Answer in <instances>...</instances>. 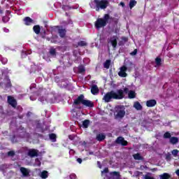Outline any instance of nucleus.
I'll use <instances>...</instances> for the list:
<instances>
[{"label": "nucleus", "mask_w": 179, "mask_h": 179, "mask_svg": "<svg viewBox=\"0 0 179 179\" xmlns=\"http://www.w3.org/2000/svg\"><path fill=\"white\" fill-rule=\"evenodd\" d=\"M176 173L177 176L179 177V169L176 170Z\"/></svg>", "instance_id": "49"}, {"label": "nucleus", "mask_w": 179, "mask_h": 179, "mask_svg": "<svg viewBox=\"0 0 179 179\" xmlns=\"http://www.w3.org/2000/svg\"><path fill=\"white\" fill-rule=\"evenodd\" d=\"M23 22H24L25 26H31V24H34V20L30 17H25L23 19Z\"/></svg>", "instance_id": "10"}, {"label": "nucleus", "mask_w": 179, "mask_h": 179, "mask_svg": "<svg viewBox=\"0 0 179 179\" xmlns=\"http://www.w3.org/2000/svg\"><path fill=\"white\" fill-rule=\"evenodd\" d=\"M128 70V68L125 66H122L120 68V71H119L118 75L120 76V78H127L128 76V74L127 73V71Z\"/></svg>", "instance_id": "8"}, {"label": "nucleus", "mask_w": 179, "mask_h": 179, "mask_svg": "<svg viewBox=\"0 0 179 179\" xmlns=\"http://www.w3.org/2000/svg\"><path fill=\"white\" fill-rule=\"evenodd\" d=\"M137 2L135 0H130L129 1V8L132 9L134 6H136Z\"/></svg>", "instance_id": "27"}, {"label": "nucleus", "mask_w": 179, "mask_h": 179, "mask_svg": "<svg viewBox=\"0 0 179 179\" xmlns=\"http://www.w3.org/2000/svg\"><path fill=\"white\" fill-rule=\"evenodd\" d=\"M131 55H136L138 54V49H135L133 52H131Z\"/></svg>", "instance_id": "39"}, {"label": "nucleus", "mask_w": 179, "mask_h": 179, "mask_svg": "<svg viewBox=\"0 0 179 179\" xmlns=\"http://www.w3.org/2000/svg\"><path fill=\"white\" fill-rule=\"evenodd\" d=\"M127 93L129 99H135L136 97V93H135V91H128Z\"/></svg>", "instance_id": "19"}, {"label": "nucleus", "mask_w": 179, "mask_h": 179, "mask_svg": "<svg viewBox=\"0 0 179 179\" xmlns=\"http://www.w3.org/2000/svg\"><path fill=\"white\" fill-rule=\"evenodd\" d=\"M62 8V9H64V10H65L66 9V8H69V9H71V8L69 6H65V5H63Z\"/></svg>", "instance_id": "45"}, {"label": "nucleus", "mask_w": 179, "mask_h": 179, "mask_svg": "<svg viewBox=\"0 0 179 179\" xmlns=\"http://www.w3.org/2000/svg\"><path fill=\"white\" fill-rule=\"evenodd\" d=\"M50 54L52 55V57H57V50L55 48H51L50 50Z\"/></svg>", "instance_id": "29"}, {"label": "nucleus", "mask_w": 179, "mask_h": 179, "mask_svg": "<svg viewBox=\"0 0 179 179\" xmlns=\"http://www.w3.org/2000/svg\"><path fill=\"white\" fill-rule=\"evenodd\" d=\"M56 29H59V26H56Z\"/></svg>", "instance_id": "52"}, {"label": "nucleus", "mask_w": 179, "mask_h": 179, "mask_svg": "<svg viewBox=\"0 0 179 179\" xmlns=\"http://www.w3.org/2000/svg\"><path fill=\"white\" fill-rule=\"evenodd\" d=\"M77 162H78V163H79L80 164H82V159H81V158H78V159H77Z\"/></svg>", "instance_id": "47"}, {"label": "nucleus", "mask_w": 179, "mask_h": 179, "mask_svg": "<svg viewBox=\"0 0 179 179\" xmlns=\"http://www.w3.org/2000/svg\"><path fill=\"white\" fill-rule=\"evenodd\" d=\"M6 19H8V17H3L2 18V20H3V22L4 23H6V22H8V20H6Z\"/></svg>", "instance_id": "46"}, {"label": "nucleus", "mask_w": 179, "mask_h": 179, "mask_svg": "<svg viewBox=\"0 0 179 179\" xmlns=\"http://www.w3.org/2000/svg\"><path fill=\"white\" fill-rule=\"evenodd\" d=\"M38 166H41V163H39Z\"/></svg>", "instance_id": "55"}, {"label": "nucleus", "mask_w": 179, "mask_h": 179, "mask_svg": "<svg viewBox=\"0 0 179 179\" xmlns=\"http://www.w3.org/2000/svg\"><path fill=\"white\" fill-rule=\"evenodd\" d=\"M170 143H171L172 145H176L177 143H178V138L177 137H171L170 140H169Z\"/></svg>", "instance_id": "20"}, {"label": "nucleus", "mask_w": 179, "mask_h": 179, "mask_svg": "<svg viewBox=\"0 0 179 179\" xmlns=\"http://www.w3.org/2000/svg\"><path fill=\"white\" fill-rule=\"evenodd\" d=\"M76 108H78V110H80V109H82V107L81 106H78V107H76Z\"/></svg>", "instance_id": "51"}, {"label": "nucleus", "mask_w": 179, "mask_h": 179, "mask_svg": "<svg viewBox=\"0 0 179 179\" xmlns=\"http://www.w3.org/2000/svg\"><path fill=\"white\" fill-rule=\"evenodd\" d=\"M114 33H115V34H118V33H120V29H118V28H115L114 30Z\"/></svg>", "instance_id": "43"}, {"label": "nucleus", "mask_w": 179, "mask_h": 179, "mask_svg": "<svg viewBox=\"0 0 179 179\" xmlns=\"http://www.w3.org/2000/svg\"><path fill=\"white\" fill-rule=\"evenodd\" d=\"M171 153L173 155V156H174V157H177V156H178V153H179V150L176 149L171 151Z\"/></svg>", "instance_id": "33"}, {"label": "nucleus", "mask_w": 179, "mask_h": 179, "mask_svg": "<svg viewBox=\"0 0 179 179\" xmlns=\"http://www.w3.org/2000/svg\"><path fill=\"white\" fill-rule=\"evenodd\" d=\"M166 159L168 162H170V161L171 160V154H170V153L166 154Z\"/></svg>", "instance_id": "37"}, {"label": "nucleus", "mask_w": 179, "mask_h": 179, "mask_svg": "<svg viewBox=\"0 0 179 179\" xmlns=\"http://www.w3.org/2000/svg\"><path fill=\"white\" fill-rule=\"evenodd\" d=\"M117 40H118V36H113L112 37H110V42L113 48H117Z\"/></svg>", "instance_id": "11"}, {"label": "nucleus", "mask_w": 179, "mask_h": 179, "mask_svg": "<svg viewBox=\"0 0 179 179\" xmlns=\"http://www.w3.org/2000/svg\"><path fill=\"white\" fill-rule=\"evenodd\" d=\"M111 64V60L107 59L104 63H103V68H106V69H110V65Z\"/></svg>", "instance_id": "24"}, {"label": "nucleus", "mask_w": 179, "mask_h": 179, "mask_svg": "<svg viewBox=\"0 0 179 179\" xmlns=\"http://www.w3.org/2000/svg\"><path fill=\"white\" fill-rule=\"evenodd\" d=\"M160 179H170L171 178V175L169 173H164L159 176Z\"/></svg>", "instance_id": "18"}, {"label": "nucleus", "mask_w": 179, "mask_h": 179, "mask_svg": "<svg viewBox=\"0 0 179 179\" xmlns=\"http://www.w3.org/2000/svg\"><path fill=\"white\" fill-rule=\"evenodd\" d=\"M164 139H170L171 138V134H170V132L166 131L164 134Z\"/></svg>", "instance_id": "32"}, {"label": "nucleus", "mask_w": 179, "mask_h": 179, "mask_svg": "<svg viewBox=\"0 0 179 179\" xmlns=\"http://www.w3.org/2000/svg\"><path fill=\"white\" fill-rule=\"evenodd\" d=\"M115 143H117V145H121L122 146H128V141H125V138L122 136L117 137Z\"/></svg>", "instance_id": "6"}, {"label": "nucleus", "mask_w": 179, "mask_h": 179, "mask_svg": "<svg viewBox=\"0 0 179 179\" xmlns=\"http://www.w3.org/2000/svg\"><path fill=\"white\" fill-rule=\"evenodd\" d=\"M6 87H7L8 89L12 87V83H10V80H8L6 83Z\"/></svg>", "instance_id": "35"}, {"label": "nucleus", "mask_w": 179, "mask_h": 179, "mask_svg": "<svg viewBox=\"0 0 179 179\" xmlns=\"http://www.w3.org/2000/svg\"><path fill=\"white\" fill-rule=\"evenodd\" d=\"M84 72H86V69H85V66H78V73H83Z\"/></svg>", "instance_id": "31"}, {"label": "nucleus", "mask_w": 179, "mask_h": 179, "mask_svg": "<svg viewBox=\"0 0 179 179\" xmlns=\"http://www.w3.org/2000/svg\"><path fill=\"white\" fill-rule=\"evenodd\" d=\"M134 108H136V110H137L138 111L142 110V108H143L142 105H141V103H139L138 101L134 103Z\"/></svg>", "instance_id": "22"}, {"label": "nucleus", "mask_w": 179, "mask_h": 179, "mask_svg": "<svg viewBox=\"0 0 179 179\" xmlns=\"http://www.w3.org/2000/svg\"><path fill=\"white\" fill-rule=\"evenodd\" d=\"M41 178L45 179L48 178V172L47 171H43L41 173Z\"/></svg>", "instance_id": "26"}, {"label": "nucleus", "mask_w": 179, "mask_h": 179, "mask_svg": "<svg viewBox=\"0 0 179 179\" xmlns=\"http://www.w3.org/2000/svg\"><path fill=\"white\" fill-rule=\"evenodd\" d=\"M133 157L134 159V160H144L143 157H142V155H141V154L139 153H136L133 155Z\"/></svg>", "instance_id": "21"}, {"label": "nucleus", "mask_w": 179, "mask_h": 179, "mask_svg": "<svg viewBox=\"0 0 179 179\" xmlns=\"http://www.w3.org/2000/svg\"><path fill=\"white\" fill-rule=\"evenodd\" d=\"M80 104H83L84 107H89L90 108L94 107V103L90 100L85 99V95L83 94L78 96L73 103V106H80Z\"/></svg>", "instance_id": "2"}, {"label": "nucleus", "mask_w": 179, "mask_h": 179, "mask_svg": "<svg viewBox=\"0 0 179 179\" xmlns=\"http://www.w3.org/2000/svg\"><path fill=\"white\" fill-rule=\"evenodd\" d=\"M155 64H156L157 66H162V59H160V57H157L155 59Z\"/></svg>", "instance_id": "30"}, {"label": "nucleus", "mask_w": 179, "mask_h": 179, "mask_svg": "<svg viewBox=\"0 0 179 179\" xmlns=\"http://www.w3.org/2000/svg\"><path fill=\"white\" fill-rule=\"evenodd\" d=\"M69 23H71V24H72V23H73V22H72V21H71V20H70V22H69Z\"/></svg>", "instance_id": "53"}, {"label": "nucleus", "mask_w": 179, "mask_h": 179, "mask_svg": "<svg viewBox=\"0 0 179 179\" xmlns=\"http://www.w3.org/2000/svg\"><path fill=\"white\" fill-rule=\"evenodd\" d=\"M122 106H117L115 115V118H124L125 117V110H122Z\"/></svg>", "instance_id": "5"}, {"label": "nucleus", "mask_w": 179, "mask_h": 179, "mask_svg": "<svg viewBox=\"0 0 179 179\" xmlns=\"http://www.w3.org/2000/svg\"><path fill=\"white\" fill-rule=\"evenodd\" d=\"M78 47H86L87 45V43L85 41H80L78 43Z\"/></svg>", "instance_id": "28"}, {"label": "nucleus", "mask_w": 179, "mask_h": 179, "mask_svg": "<svg viewBox=\"0 0 179 179\" xmlns=\"http://www.w3.org/2000/svg\"><path fill=\"white\" fill-rule=\"evenodd\" d=\"M157 104V101L155 99H150L146 101L147 107H155Z\"/></svg>", "instance_id": "14"}, {"label": "nucleus", "mask_w": 179, "mask_h": 179, "mask_svg": "<svg viewBox=\"0 0 179 179\" xmlns=\"http://www.w3.org/2000/svg\"><path fill=\"white\" fill-rule=\"evenodd\" d=\"M96 139L99 142H103V141H104V139H106V135H104V134H103V133L98 134H96Z\"/></svg>", "instance_id": "16"}, {"label": "nucleus", "mask_w": 179, "mask_h": 179, "mask_svg": "<svg viewBox=\"0 0 179 179\" xmlns=\"http://www.w3.org/2000/svg\"><path fill=\"white\" fill-rule=\"evenodd\" d=\"M69 139H70V141H73V139H74L73 136L69 135Z\"/></svg>", "instance_id": "48"}, {"label": "nucleus", "mask_w": 179, "mask_h": 179, "mask_svg": "<svg viewBox=\"0 0 179 179\" xmlns=\"http://www.w3.org/2000/svg\"><path fill=\"white\" fill-rule=\"evenodd\" d=\"M99 92H100V90H99V87H97L96 85H92L91 87V93L94 96H96V94H99Z\"/></svg>", "instance_id": "13"}, {"label": "nucleus", "mask_w": 179, "mask_h": 179, "mask_svg": "<svg viewBox=\"0 0 179 179\" xmlns=\"http://www.w3.org/2000/svg\"><path fill=\"white\" fill-rule=\"evenodd\" d=\"M33 31L35 32V34H40V32L41 31V28L40 27V25L34 26Z\"/></svg>", "instance_id": "17"}, {"label": "nucleus", "mask_w": 179, "mask_h": 179, "mask_svg": "<svg viewBox=\"0 0 179 179\" xmlns=\"http://www.w3.org/2000/svg\"><path fill=\"white\" fill-rule=\"evenodd\" d=\"M120 5H122V6H125V3H124V2H121Z\"/></svg>", "instance_id": "50"}, {"label": "nucleus", "mask_w": 179, "mask_h": 179, "mask_svg": "<svg viewBox=\"0 0 179 179\" xmlns=\"http://www.w3.org/2000/svg\"><path fill=\"white\" fill-rule=\"evenodd\" d=\"M101 173H102V174H103V173H108V168H105Z\"/></svg>", "instance_id": "44"}, {"label": "nucleus", "mask_w": 179, "mask_h": 179, "mask_svg": "<svg viewBox=\"0 0 179 179\" xmlns=\"http://www.w3.org/2000/svg\"><path fill=\"white\" fill-rule=\"evenodd\" d=\"M120 45H121V41L120 42V44H119Z\"/></svg>", "instance_id": "56"}, {"label": "nucleus", "mask_w": 179, "mask_h": 179, "mask_svg": "<svg viewBox=\"0 0 179 179\" xmlns=\"http://www.w3.org/2000/svg\"><path fill=\"white\" fill-rule=\"evenodd\" d=\"M15 151L13 150H10L9 152H8V156H10V157H13V156H15Z\"/></svg>", "instance_id": "36"}, {"label": "nucleus", "mask_w": 179, "mask_h": 179, "mask_svg": "<svg viewBox=\"0 0 179 179\" xmlns=\"http://www.w3.org/2000/svg\"><path fill=\"white\" fill-rule=\"evenodd\" d=\"M99 169H101V165H99Z\"/></svg>", "instance_id": "54"}, {"label": "nucleus", "mask_w": 179, "mask_h": 179, "mask_svg": "<svg viewBox=\"0 0 179 179\" xmlns=\"http://www.w3.org/2000/svg\"><path fill=\"white\" fill-rule=\"evenodd\" d=\"M111 19H113V17L110 16V14H105L103 18H98L96 20V21L94 22V26L96 29L106 27Z\"/></svg>", "instance_id": "3"}, {"label": "nucleus", "mask_w": 179, "mask_h": 179, "mask_svg": "<svg viewBox=\"0 0 179 179\" xmlns=\"http://www.w3.org/2000/svg\"><path fill=\"white\" fill-rule=\"evenodd\" d=\"M122 40L124 41V43H127V41H128V38L125 36L122 37Z\"/></svg>", "instance_id": "42"}, {"label": "nucleus", "mask_w": 179, "mask_h": 179, "mask_svg": "<svg viewBox=\"0 0 179 179\" xmlns=\"http://www.w3.org/2000/svg\"><path fill=\"white\" fill-rule=\"evenodd\" d=\"M110 176H113L114 177H120V172H117V171L111 172Z\"/></svg>", "instance_id": "34"}, {"label": "nucleus", "mask_w": 179, "mask_h": 179, "mask_svg": "<svg viewBox=\"0 0 179 179\" xmlns=\"http://www.w3.org/2000/svg\"><path fill=\"white\" fill-rule=\"evenodd\" d=\"M1 62H2V64H3V65H5L6 64L8 63V59H6V58H2V59H1Z\"/></svg>", "instance_id": "38"}, {"label": "nucleus", "mask_w": 179, "mask_h": 179, "mask_svg": "<svg viewBox=\"0 0 179 179\" xmlns=\"http://www.w3.org/2000/svg\"><path fill=\"white\" fill-rule=\"evenodd\" d=\"M70 178L71 179H76V175H75V173L71 174Z\"/></svg>", "instance_id": "40"}, {"label": "nucleus", "mask_w": 179, "mask_h": 179, "mask_svg": "<svg viewBox=\"0 0 179 179\" xmlns=\"http://www.w3.org/2000/svg\"><path fill=\"white\" fill-rule=\"evenodd\" d=\"M58 33H59V37H61V38H64L66 36V29H58Z\"/></svg>", "instance_id": "15"}, {"label": "nucleus", "mask_w": 179, "mask_h": 179, "mask_svg": "<svg viewBox=\"0 0 179 179\" xmlns=\"http://www.w3.org/2000/svg\"><path fill=\"white\" fill-rule=\"evenodd\" d=\"M49 138L52 142H57V135L55 134H50Z\"/></svg>", "instance_id": "25"}, {"label": "nucleus", "mask_w": 179, "mask_h": 179, "mask_svg": "<svg viewBox=\"0 0 179 179\" xmlns=\"http://www.w3.org/2000/svg\"><path fill=\"white\" fill-rule=\"evenodd\" d=\"M129 90L127 87H124L123 90H117V92L114 90H111L107 92L103 97L102 100L105 103H110L111 100H122L125 97V94H128ZM125 93V94H124Z\"/></svg>", "instance_id": "1"}, {"label": "nucleus", "mask_w": 179, "mask_h": 179, "mask_svg": "<svg viewBox=\"0 0 179 179\" xmlns=\"http://www.w3.org/2000/svg\"><path fill=\"white\" fill-rule=\"evenodd\" d=\"M7 101L13 108H16V106H17V101L15 100V99L12 96H8Z\"/></svg>", "instance_id": "7"}, {"label": "nucleus", "mask_w": 179, "mask_h": 179, "mask_svg": "<svg viewBox=\"0 0 179 179\" xmlns=\"http://www.w3.org/2000/svg\"><path fill=\"white\" fill-rule=\"evenodd\" d=\"M89 125H90V120H85L83 122V128H89Z\"/></svg>", "instance_id": "23"}, {"label": "nucleus", "mask_w": 179, "mask_h": 179, "mask_svg": "<svg viewBox=\"0 0 179 179\" xmlns=\"http://www.w3.org/2000/svg\"><path fill=\"white\" fill-rule=\"evenodd\" d=\"M28 156H29V157H38V150H36L34 148L29 149L28 150Z\"/></svg>", "instance_id": "9"}, {"label": "nucleus", "mask_w": 179, "mask_h": 179, "mask_svg": "<svg viewBox=\"0 0 179 179\" xmlns=\"http://www.w3.org/2000/svg\"><path fill=\"white\" fill-rule=\"evenodd\" d=\"M145 179H155V178H153L152 176H149L148 175H145Z\"/></svg>", "instance_id": "41"}, {"label": "nucleus", "mask_w": 179, "mask_h": 179, "mask_svg": "<svg viewBox=\"0 0 179 179\" xmlns=\"http://www.w3.org/2000/svg\"><path fill=\"white\" fill-rule=\"evenodd\" d=\"M96 5V10L99 12L100 9H106L108 6V1L107 0H94Z\"/></svg>", "instance_id": "4"}, {"label": "nucleus", "mask_w": 179, "mask_h": 179, "mask_svg": "<svg viewBox=\"0 0 179 179\" xmlns=\"http://www.w3.org/2000/svg\"><path fill=\"white\" fill-rule=\"evenodd\" d=\"M20 171L22 174L23 177H29L30 176V170L24 167H20Z\"/></svg>", "instance_id": "12"}]
</instances>
